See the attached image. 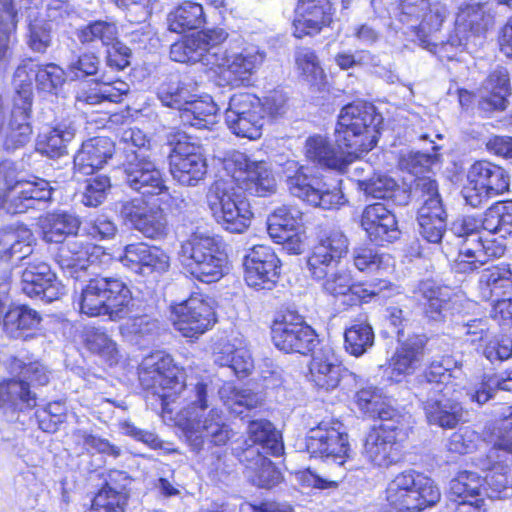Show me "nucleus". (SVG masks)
I'll use <instances>...</instances> for the list:
<instances>
[{"mask_svg":"<svg viewBox=\"0 0 512 512\" xmlns=\"http://www.w3.org/2000/svg\"><path fill=\"white\" fill-rule=\"evenodd\" d=\"M5 191L4 210L10 214L25 213L35 208L37 203L50 200L52 195V187L48 181L40 178L17 179L15 171L9 165Z\"/></svg>","mask_w":512,"mask_h":512,"instance_id":"14","label":"nucleus"},{"mask_svg":"<svg viewBox=\"0 0 512 512\" xmlns=\"http://www.w3.org/2000/svg\"><path fill=\"white\" fill-rule=\"evenodd\" d=\"M170 408L175 410L173 404L177 399L181 400L182 407L176 413L175 424L180 427L186 437L191 441L201 444L208 440L215 445H224L230 439L231 432L223 422L221 412L211 408L206 416L204 413L209 407L207 384L199 381L195 384H185L180 391H172Z\"/></svg>","mask_w":512,"mask_h":512,"instance_id":"3","label":"nucleus"},{"mask_svg":"<svg viewBox=\"0 0 512 512\" xmlns=\"http://www.w3.org/2000/svg\"><path fill=\"white\" fill-rule=\"evenodd\" d=\"M367 164L357 165L354 168L355 181L357 182L358 189L363 191L366 196L378 199H385L392 196L397 187L396 181L386 175L375 173L369 178H361L360 174L364 172Z\"/></svg>","mask_w":512,"mask_h":512,"instance_id":"52","label":"nucleus"},{"mask_svg":"<svg viewBox=\"0 0 512 512\" xmlns=\"http://www.w3.org/2000/svg\"><path fill=\"white\" fill-rule=\"evenodd\" d=\"M267 230L277 243L286 245L293 253H300L302 241L299 231L303 227V213L295 206L283 205L268 217Z\"/></svg>","mask_w":512,"mask_h":512,"instance_id":"24","label":"nucleus"},{"mask_svg":"<svg viewBox=\"0 0 512 512\" xmlns=\"http://www.w3.org/2000/svg\"><path fill=\"white\" fill-rule=\"evenodd\" d=\"M227 178L252 195L264 197L276 191V179L265 161H253L242 152H233L224 160Z\"/></svg>","mask_w":512,"mask_h":512,"instance_id":"10","label":"nucleus"},{"mask_svg":"<svg viewBox=\"0 0 512 512\" xmlns=\"http://www.w3.org/2000/svg\"><path fill=\"white\" fill-rule=\"evenodd\" d=\"M180 255L189 273L202 282L218 281L226 273L227 254L217 237L194 232L182 242Z\"/></svg>","mask_w":512,"mask_h":512,"instance_id":"4","label":"nucleus"},{"mask_svg":"<svg viewBox=\"0 0 512 512\" xmlns=\"http://www.w3.org/2000/svg\"><path fill=\"white\" fill-rule=\"evenodd\" d=\"M77 37L83 44L100 41L103 45H114L117 42L118 29L112 22L95 21L82 27Z\"/></svg>","mask_w":512,"mask_h":512,"instance_id":"58","label":"nucleus"},{"mask_svg":"<svg viewBox=\"0 0 512 512\" xmlns=\"http://www.w3.org/2000/svg\"><path fill=\"white\" fill-rule=\"evenodd\" d=\"M227 39L228 33L222 28L201 31L174 43L170 57L181 63H201L225 85L245 86L262 65L265 53L257 46H241Z\"/></svg>","mask_w":512,"mask_h":512,"instance_id":"1","label":"nucleus"},{"mask_svg":"<svg viewBox=\"0 0 512 512\" xmlns=\"http://www.w3.org/2000/svg\"><path fill=\"white\" fill-rule=\"evenodd\" d=\"M265 109L261 100L249 93L235 94L225 111V122L237 136L251 140L262 135Z\"/></svg>","mask_w":512,"mask_h":512,"instance_id":"12","label":"nucleus"},{"mask_svg":"<svg viewBox=\"0 0 512 512\" xmlns=\"http://www.w3.org/2000/svg\"><path fill=\"white\" fill-rule=\"evenodd\" d=\"M36 405V397L29 390V383L20 378L0 384V407L10 411H22Z\"/></svg>","mask_w":512,"mask_h":512,"instance_id":"47","label":"nucleus"},{"mask_svg":"<svg viewBox=\"0 0 512 512\" xmlns=\"http://www.w3.org/2000/svg\"><path fill=\"white\" fill-rule=\"evenodd\" d=\"M171 322L183 337L197 338L216 323L214 302L202 295H193L171 306Z\"/></svg>","mask_w":512,"mask_h":512,"instance_id":"11","label":"nucleus"},{"mask_svg":"<svg viewBox=\"0 0 512 512\" xmlns=\"http://www.w3.org/2000/svg\"><path fill=\"white\" fill-rule=\"evenodd\" d=\"M139 380L144 389L160 398L163 413L173 414L171 393L183 389V373L173 364L172 358L161 352L147 356L141 363Z\"/></svg>","mask_w":512,"mask_h":512,"instance_id":"8","label":"nucleus"},{"mask_svg":"<svg viewBox=\"0 0 512 512\" xmlns=\"http://www.w3.org/2000/svg\"><path fill=\"white\" fill-rule=\"evenodd\" d=\"M31 103V91L23 87L14 101V107L5 129L4 144L7 149L23 147L30 141L32 134L30 125Z\"/></svg>","mask_w":512,"mask_h":512,"instance_id":"29","label":"nucleus"},{"mask_svg":"<svg viewBox=\"0 0 512 512\" xmlns=\"http://www.w3.org/2000/svg\"><path fill=\"white\" fill-rule=\"evenodd\" d=\"M170 172L183 186H196L207 173L206 160L201 148L188 141L178 140L170 154Z\"/></svg>","mask_w":512,"mask_h":512,"instance_id":"19","label":"nucleus"},{"mask_svg":"<svg viewBox=\"0 0 512 512\" xmlns=\"http://www.w3.org/2000/svg\"><path fill=\"white\" fill-rule=\"evenodd\" d=\"M217 110L211 97L193 99L192 96L181 108L180 119L184 125L210 129L216 123Z\"/></svg>","mask_w":512,"mask_h":512,"instance_id":"43","label":"nucleus"},{"mask_svg":"<svg viewBox=\"0 0 512 512\" xmlns=\"http://www.w3.org/2000/svg\"><path fill=\"white\" fill-rule=\"evenodd\" d=\"M215 362L220 366L231 368L237 375H247L253 368L250 352L244 348L235 349L229 344L215 354Z\"/></svg>","mask_w":512,"mask_h":512,"instance_id":"56","label":"nucleus"},{"mask_svg":"<svg viewBox=\"0 0 512 512\" xmlns=\"http://www.w3.org/2000/svg\"><path fill=\"white\" fill-rule=\"evenodd\" d=\"M205 23L202 5L185 1L168 15V25L172 32L182 33L186 30L198 29Z\"/></svg>","mask_w":512,"mask_h":512,"instance_id":"50","label":"nucleus"},{"mask_svg":"<svg viewBox=\"0 0 512 512\" xmlns=\"http://www.w3.org/2000/svg\"><path fill=\"white\" fill-rule=\"evenodd\" d=\"M244 279L256 289H271L279 277L280 260L267 245H255L244 257Z\"/></svg>","mask_w":512,"mask_h":512,"instance_id":"20","label":"nucleus"},{"mask_svg":"<svg viewBox=\"0 0 512 512\" xmlns=\"http://www.w3.org/2000/svg\"><path fill=\"white\" fill-rule=\"evenodd\" d=\"M346 373L334 350L326 346L313 354L308 379L316 389L330 392L339 386Z\"/></svg>","mask_w":512,"mask_h":512,"instance_id":"28","label":"nucleus"},{"mask_svg":"<svg viewBox=\"0 0 512 512\" xmlns=\"http://www.w3.org/2000/svg\"><path fill=\"white\" fill-rule=\"evenodd\" d=\"M300 199L312 206L320 207L322 209L339 208L346 202L343 193L339 189H324L321 182L316 178L306 189Z\"/></svg>","mask_w":512,"mask_h":512,"instance_id":"54","label":"nucleus"},{"mask_svg":"<svg viewBox=\"0 0 512 512\" xmlns=\"http://www.w3.org/2000/svg\"><path fill=\"white\" fill-rule=\"evenodd\" d=\"M447 15L448 10L444 4L438 0L430 2L429 8H426L418 19L420 20L418 25L419 37H426L429 33L438 31Z\"/></svg>","mask_w":512,"mask_h":512,"instance_id":"64","label":"nucleus"},{"mask_svg":"<svg viewBox=\"0 0 512 512\" xmlns=\"http://www.w3.org/2000/svg\"><path fill=\"white\" fill-rule=\"evenodd\" d=\"M418 293L425 301L424 310L427 317L440 321L452 314L454 301L448 289L435 286L430 281L420 283Z\"/></svg>","mask_w":512,"mask_h":512,"instance_id":"41","label":"nucleus"},{"mask_svg":"<svg viewBox=\"0 0 512 512\" xmlns=\"http://www.w3.org/2000/svg\"><path fill=\"white\" fill-rule=\"evenodd\" d=\"M394 422L386 421L372 428L365 438L363 456L376 467L388 468L402 458L398 443L400 429Z\"/></svg>","mask_w":512,"mask_h":512,"instance_id":"15","label":"nucleus"},{"mask_svg":"<svg viewBox=\"0 0 512 512\" xmlns=\"http://www.w3.org/2000/svg\"><path fill=\"white\" fill-rule=\"evenodd\" d=\"M121 217L147 238L160 239L168 233V221L159 205L141 199L126 201L120 208Z\"/></svg>","mask_w":512,"mask_h":512,"instance_id":"18","label":"nucleus"},{"mask_svg":"<svg viewBox=\"0 0 512 512\" xmlns=\"http://www.w3.org/2000/svg\"><path fill=\"white\" fill-rule=\"evenodd\" d=\"M306 449L312 457L331 459L343 465L350 451L348 434L343 424L334 420L320 422L310 429Z\"/></svg>","mask_w":512,"mask_h":512,"instance_id":"13","label":"nucleus"},{"mask_svg":"<svg viewBox=\"0 0 512 512\" xmlns=\"http://www.w3.org/2000/svg\"><path fill=\"white\" fill-rule=\"evenodd\" d=\"M219 394L224 404L235 414H242L243 409H253L261 404V397L250 390H238L231 384H225Z\"/></svg>","mask_w":512,"mask_h":512,"instance_id":"57","label":"nucleus"},{"mask_svg":"<svg viewBox=\"0 0 512 512\" xmlns=\"http://www.w3.org/2000/svg\"><path fill=\"white\" fill-rule=\"evenodd\" d=\"M423 358V339L409 338L396 349L391 358V378L398 382L405 376L413 374L421 366Z\"/></svg>","mask_w":512,"mask_h":512,"instance_id":"38","label":"nucleus"},{"mask_svg":"<svg viewBox=\"0 0 512 512\" xmlns=\"http://www.w3.org/2000/svg\"><path fill=\"white\" fill-rule=\"evenodd\" d=\"M124 173L128 186L144 195H158L167 190L162 173L150 155L130 154L124 163Z\"/></svg>","mask_w":512,"mask_h":512,"instance_id":"23","label":"nucleus"},{"mask_svg":"<svg viewBox=\"0 0 512 512\" xmlns=\"http://www.w3.org/2000/svg\"><path fill=\"white\" fill-rule=\"evenodd\" d=\"M32 77L35 78L37 86L44 92L53 93L65 82L64 70L54 63L38 65L32 60L23 61L15 71V79L21 82L27 81V87L31 84Z\"/></svg>","mask_w":512,"mask_h":512,"instance_id":"36","label":"nucleus"},{"mask_svg":"<svg viewBox=\"0 0 512 512\" xmlns=\"http://www.w3.org/2000/svg\"><path fill=\"white\" fill-rule=\"evenodd\" d=\"M74 138V131L69 128L56 127L50 130L38 143V150L50 157H60L67 152V144Z\"/></svg>","mask_w":512,"mask_h":512,"instance_id":"60","label":"nucleus"},{"mask_svg":"<svg viewBox=\"0 0 512 512\" xmlns=\"http://www.w3.org/2000/svg\"><path fill=\"white\" fill-rule=\"evenodd\" d=\"M484 480L477 473L462 471L451 480L449 500L455 512H487Z\"/></svg>","mask_w":512,"mask_h":512,"instance_id":"22","label":"nucleus"},{"mask_svg":"<svg viewBox=\"0 0 512 512\" xmlns=\"http://www.w3.org/2000/svg\"><path fill=\"white\" fill-rule=\"evenodd\" d=\"M271 333L275 346L288 353L307 354L318 344L315 331L300 316L293 314L274 321Z\"/></svg>","mask_w":512,"mask_h":512,"instance_id":"17","label":"nucleus"},{"mask_svg":"<svg viewBox=\"0 0 512 512\" xmlns=\"http://www.w3.org/2000/svg\"><path fill=\"white\" fill-rule=\"evenodd\" d=\"M39 324L38 313L25 306L10 309L3 319L4 331L11 338H26Z\"/></svg>","mask_w":512,"mask_h":512,"instance_id":"49","label":"nucleus"},{"mask_svg":"<svg viewBox=\"0 0 512 512\" xmlns=\"http://www.w3.org/2000/svg\"><path fill=\"white\" fill-rule=\"evenodd\" d=\"M207 204L217 223L228 231L241 233L250 225V204L229 179L220 178L210 186Z\"/></svg>","mask_w":512,"mask_h":512,"instance_id":"7","label":"nucleus"},{"mask_svg":"<svg viewBox=\"0 0 512 512\" xmlns=\"http://www.w3.org/2000/svg\"><path fill=\"white\" fill-rule=\"evenodd\" d=\"M352 262L356 269L361 272L375 273L386 270L391 266V257L379 253V251L368 245L356 246L352 250Z\"/></svg>","mask_w":512,"mask_h":512,"instance_id":"53","label":"nucleus"},{"mask_svg":"<svg viewBox=\"0 0 512 512\" xmlns=\"http://www.w3.org/2000/svg\"><path fill=\"white\" fill-rule=\"evenodd\" d=\"M348 248L349 240L340 229H332L324 233L307 258L310 276L324 277L325 269L339 263L347 254Z\"/></svg>","mask_w":512,"mask_h":512,"instance_id":"21","label":"nucleus"},{"mask_svg":"<svg viewBox=\"0 0 512 512\" xmlns=\"http://www.w3.org/2000/svg\"><path fill=\"white\" fill-rule=\"evenodd\" d=\"M361 227L375 242H392L399 235L395 215L382 203L365 207L361 215Z\"/></svg>","mask_w":512,"mask_h":512,"instance_id":"31","label":"nucleus"},{"mask_svg":"<svg viewBox=\"0 0 512 512\" xmlns=\"http://www.w3.org/2000/svg\"><path fill=\"white\" fill-rule=\"evenodd\" d=\"M509 185L510 176L503 167L486 160L476 161L467 170L462 195L468 205L477 208L507 192Z\"/></svg>","mask_w":512,"mask_h":512,"instance_id":"9","label":"nucleus"},{"mask_svg":"<svg viewBox=\"0 0 512 512\" xmlns=\"http://www.w3.org/2000/svg\"><path fill=\"white\" fill-rule=\"evenodd\" d=\"M332 268L333 266L325 269L324 277L313 279L321 281L322 289L332 296L347 295L354 286L350 271L344 268L335 270Z\"/></svg>","mask_w":512,"mask_h":512,"instance_id":"59","label":"nucleus"},{"mask_svg":"<svg viewBox=\"0 0 512 512\" xmlns=\"http://www.w3.org/2000/svg\"><path fill=\"white\" fill-rule=\"evenodd\" d=\"M294 20L295 36L319 32L332 22V4L329 0H299Z\"/></svg>","mask_w":512,"mask_h":512,"instance_id":"30","label":"nucleus"},{"mask_svg":"<svg viewBox=\"0 0 512 512\" xmlns=\"http://www.w3.org/2000/svg\"><path fill=\"white\" fill-rule=\"evenodd\" d=\"M21 289L31 298L52 302L63 294V286L50 266L41 261L30 262L22 272Z\"/></svg>","mask_w":512,"mask_h":512,"instance_id":"26","label":"nucleus"},{"mask_svg":"<svg viewBox=\"0 0 512 512\" xmlns=\"http://www.w3.org/2000/svg\"><path fill=\"white\" fill-rule=\"evenodd\" d=\"M356 404L365 414L382 421H393L396 412L383 399L380 391L374 387H366L356 394Z\"/></svg>","mask_w":512,"mask_h":512,"instance_id":"51","label":"nucleus"},{"mask_svg":"<svg viewBox=\"0 0 512 512\" xmlns=\"http://www.w3.org/2000/svg\"><path fill=\"white\" fill-rule=\"evenodd\" d=\"M345 349L353 356L363 355L374 344V332L368 323H356L344 334Z\"/></svg>","mask_w":512,"mask_h":512,"instance_id":"55","label":"nucleus"},{"mask_svg":"<svg viewBox=\"0 0 512 512\" xmlns=\"http://www.w3.org/2000/svg\"><path fill=\"white\" fill-rule=\"evenodd\" d=\"M381 122L372 104H349L341 110L335 128L338 148L327 136L314 134L305 141V157L321 167L345 172L354 158L376 146Z\"/></svg>","mask_w":512,"mask_h":512,"instance_id":"2","label":"nucleus"},{"mask_svg":"<svg viewBox=\"0 0 512 512\" xmlns=\"http://www.w3.org/2000/svg\"><path fill=\"white\" fill-rule=\"evenodd\" d=\"M480 110L491 113L506 109L510 93L509 74L505 69H498L489 74L478 89Z\"/></svg>","mask_w":512,"mask_h":512,"instance_id":"33","label":"nucleus"},{"mask_svg":"<svg viewBox=\"0 0 512 512\" xmlns=\"http://www.w3.org/2000/svg\"><path fill=\"white\" fill-rule=\"evenodd\" d=\"M482 230L491 235L508 237L512 235V201L491 205L481 218Z\"/></svg>","mask_w":512,"mask_h":512,"instance_id":"48","label":"nucleus"},{"mask_svg":"<svg viewBox=\"0 0 512 512\" xmlns=\"http://www.w3.org/2000/svg\"><path fill=\"white\" fill-rule=\"evenodd\" d=\"M127 497L122 490L106 484L94 497L87 512H123Z\"/></svg>","mask_w":512,"mask_h":512,"instance_id":"61","label":"nucleus"},{"mask_svg":"<svg viewBox=\"0 0 512 512\" xmlns=\"http://www.w3.org/2000/svg\"><path fill=\"white\" fill-rule=\"evenodd\" d=\"M415 194L422 201L418 211V221L446 220L447 214L434 180L428 177L418 178L415 184Z\"/></svg>","mask_w":512,"mask_h":512,"instance_id":"39","label":"nucleus"},{"mask_svg":"<svg viewBox=\"0 0 512 512\" xmlns=\"http://www.w3.org/2000/svg\"><path fill=\"white\" fill-rule=\"evenodd\" d=\"M122 264L143 276L161 275L170 268V257L160 247L146 243L129 244L120 257Z\"/></svg>","mask_w":512,"mask_h":512,"instance_id":"27","label":"nucleus"},{"mask_svg":"<svg viewBox=\"0 0 512 512\" xmlns=\"http://www.w3.org/2000/svg\"><path fill=\"white\" fill-rule=\"evenodd\" d=\"M455 372L444 367L442 363L434 361L424 373V381L421 383L418 396L424 398L426 395L443 393V396L456 392L459 385L454 382L457 378Z\"/></svg>","mask_w":512,"mask_h":512,"instance_id":"45","label":"nucleus"},{"mask_svg":"<svg viewBox=\"0 0 512 512\" xmlns=\"http://www.w3.org/2000/svg\"><path fill=\"white\" fill-rule=\"evenodd\" d=\"M101 85L83 83L79 85L75 100L78 108L95 106L104 101L118 103L129 91V85L121 80L109 81L105 76L101 78Z\"/></svg>","mask_w":512,"mask_h":512,"instance_id":"35","label":"nucleus"},{"mask_svg":"<svg viewBox=\"0 0 512 512\" xmlns=\"http://www.w3.org/2000/svg\"><path fill=\"white\" fill-rule=\"evenodd\" d=\"M494 23V16L487 3H466L460 7L456 17L458 30L470 31L475 35L486 32Z\"/></svg>","mask_w":512,"mask_h":512,"instance_id":"42","label":"nucleus"},{"mask_svg":"<svg viewBox=\"0 0 512 512\" xmlns=\"http://www.w3.org/2000/svg\"><path fill=\"white\" fill-rule=\"evenodd\" d=\"M132 300L129 288L119 279H92L82 289L79 310L89 317L108 315L110 319H121Z\"/></svg>","mask_w":512,"mask_h":512,"instance_id":"6","label":"nucleus"},{"mask_svg":"<svg viewBox=\"0 0 512 512\" xmlns=\"http://www.w3.org/2000/svg\"><path fill=\"white\" fill-rule=\"evenodd\" d=\"M507 237L471 239L453 261V269L459 273H471L484 266L491 258H500L506 251Z\"/></svg>","mask_w":512,"mask_h":512,"instance_id":"25","label":"nucleus"},{"mask_svg":"<svg viewBox=\"0 0 512 512\" xmlns=\"http://www.w3.org/2000/svg\"><path fill=\"white\" fill-rule=\"evenodd\" d=\"M241 461L246 462L247 478L257 487L269 489L282 479L280 471L262 455L259 448L247 447L243 451Z\"/></svg>","mask_w":512,"mask_h":512,"instance_id":"37","label":"nucleus"},{"mask_svg":"<svg viewBox=\"0 0 512 512\" xmlns=\"http://www.w3.org/2000/svg\"><path fill=\"white\" fill-rule=\"evenodd\" d=\"M249 447L262 449L261 453L279 456L283 451V444L279 432L267 420L251 421L248 426Z\"/></svg>","mask_w":512,"mask_h":512,"instance_id":"46","label":"nucleus"},{"mask_svg":"<svg viewBox=\"0 0 512 512\" xmlns=\"http://www.w3.org/2000/svg\"><path fill=\"white\" fill-rule=\"evenodd\" d=\"M111 260L101 246L72 239L62 244L56 254V262L64 273L79 279L90 267L106 264Z\"/></svg>","mask_w":512,"mask_h":512,"instance_id":"16","label":"nucleus"},{"mask_svg":"<svg viewBox=\"0 0 512 512\" xmlns=\"http://www.w3.org/2000/svg\"><path fill=\"white\" fill-rule=\"evenodd\" d=\"M440 498L435 482L412 469L398 473L385 489L387 505L396 512H419L434 506Z\"/></svg>","mask_w":512,"mask_h":512,"instance_id":"5","label":"nucleus"},{"mask_svg":"<svg viewBox=\"0 0 512 512\" xmlns=\"http://www.w3.org/2000/svg\"><path fill=\"white\" fill-rule=\"evenodd\" d=\"M80 225L76 215L65 211L47 213L40 219L43 238L51 243H62L66 237L76 235Z\"/></svg>","mask_w":512,"mask_h":512,"instance_id":"40","label":"nucleus"},{"mask_svg":"<svg viewBox=\"0 0 512 512\" xmlns=\"http://www.w3.org/2000/svg\"><path fill=\"white\" fill-rule=\"evenodd\" d=\"M86 344L90 351L99 354L110 364L118 361L117 344L104 331L95 328L89 330L86 335Z\"/></svg>","mask_w":512,"mask_h":512,"instance_id":"63","label":"nucleus"},{"mask_svg":"<svg viewBox=\"0 0 512 512\" xmlns=\"http://www.w3.org/2000/svg\"><path fill=\"white\" fill-rule=\"evenodd\" d=\"M157 95L163 105L178 109L179 112L192 97L189 91L181 85L177 76H172L161 83Z\"/></svg>","mask_w":512,"mask_h":512,"instance_id":"62","label":"nucleus"},{"mask_svg":"<svg viewBox=\"0 0 512 512\" xmlns=\"http://www.w3.org/2000/svg\"><path fill=\"white\" fill-rule=\"evenodd\" d=\"M453 394L443 396V393H436L420 398L430 423L453 428L463 419V407L457 399L452 397Z\"/></svg>","mask_w":512,"mask_h":512,"instance_id":"32","label":"nucleus"},{"mask_svg":"<svg viewBox=\"0 0 512 512\" xmlns=\"http://www.w3.org/2000/svg\"><path fill=\"white\" fill-rule=\"evenodd\" d=\"M114 152V143L107 137H95L83 142L74 156L75 172L92 175L101 169Z\"/></svg>","mask_w":512,"mask_h":512,"instance_id":"34","label":"nucleus"},{"mask_svg":"<svg viewBox=\"0 0 512 512\" xmlns=\"http://www.w3.org/2000/svg\"><path fill=\"white\" fill-rule=\"evenodd\" d=\"M33 242L32 231L25 227L0 231V259L5 262L14 257L24 259L32 253Z\"/></svg>","mask_w":512,"mask_h":512,"instance_id":"44","label":"nucleus"}]
</instances>
